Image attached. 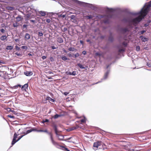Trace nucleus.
<instances>
[{
    "mask_svg": "<svg viewBox=\"0 0 151 151\" xmlns=\"http://www.w3.org/2000/svg\"><path fill=\"white\" fill-rule=\"evenodd\" d=\"M150 7H151V1L150 2L147 7L144 9L142 8L141 9V11L139 13V14H140V16H141L142 18H144V17L147 15L148 12V8Z\"/></svg>",
    "mask_w": 151,
    "mask_h": 151,
    "instance_id": "obj_1",
    "label": "nucleus"
},
{
    "mask_svg": "<svg viewBox=\"0 0 151 151\" xmlns=\"http://www.w3.org/2000/svg\"><path fill=\"white\" fill-rule=\"evenodd\" d=\"M48 134L50 136L51 141L52 145L56 147L59 146V143L55 141L54 139L52 133L50 132L48 133Z\"/></svg>",
    "mask_w": 151,
    "mask_h": 151,
    "instance_id": "obj_2",
    "label": "nucleus"
},
{
    "mask_svg": "<svg viewBox=\"0 0 151 151\" xmlns=\"http://www.w3.org/2000/svg\"><path fill=\"white\" fill-rule=\"evenodd\" d=\"M142 18L141 16H139L133 19L132 20V22L135 23H137V22H140L142 19Z\"/></svg>",
    "mask_w": 151,
    "mask_h": 151,
    "instance_id": "obj_3",
    "label": "nucleus"
},
{
    "mask_svg": "<svg viewBox=\"0 0 151 151\" xmlns=\"http://www.w3.org/2000/svg\"><path fill=\"white\" fill-rule=\"evenodd\" d=\"M102 145V142L101 141H97L94 142L93 144V147L96 148V150H97L99 147Z\"/></svg>",
    "mask_w": 151,
    "mask_h": 151,
    "instance_id": "obj_4",
    "label": "nucleus"
},
{
    "mask_svg": "<svg viewBox=\"0 0 151 151\" xmlns=\"http://www.w3.org/2000/svg\"><path fill=\"white\" fill-rule=\"evenodd\" d=\"M18 135L16 133L14 134L12 142V145H13L17 142V141L16 140V139L17 138Z\"/></svg>",
    "mask_w": 151,
    "mask_h": 151,
    "instance_id": "obj_5",
    "label": "nucleus"
},
{
    "mask_svg": "<svg viewBox=\"0 0 151 151\" xmlns=\"http://www.w3.org/2000/svg\"><path fill=\"white\" fill-rule=\"evenodd\" d=\"M52 126L53 127V128H54L56 134L57 135H58V131L57 130V125L55 124H52Z\"/></svg>",
    "mask_w": 151,
    "mask_h": 151,
    "instance_id": "obj_6",
    "label": "nucleus"
},
{
    "mask_svg": "<svg viewBox=\"0 0 151 151\" xmlns=\"http://www.w3.org/2000/svg\"><path fill=\"white\" fill-rule=\"evenodd\" d=\"M28 84L26 83L22 87V89L23 91H26V89H27Z\"/></svg>",
    "mask_w": 151,
    "mask_h": 151,
    "instance_id": "obj_7",
    "label": "nucleus"
},
{
    "mask_svg": "<svg viewBox=\"0 0 151 151\" xmlns=\"http://www.w3.org/2000/svg\"><path fill=\"white\" fill-rule=\"evenodd\" d=\"M24 74L27 76H30L33 74V73L32 71H26L24 72Z\"/></svg>",
    "mask_w": 151,
    "mask_h": 151,
    "instance_id": "obj_8",
    "label": "nucleus"
},
{
    "mask_svg": "<svg viewBox=\"0 0 151 151\" xmlns=\"http://www.w3.org/2000/svg\"><path fill=\"white\" fill-rule=\"evenodd\" d=\"M66 74L67 75L75 76L76 74V71H73L72 72L70 71H67Z\"/></svg>",
    "mask_w": 151,
    "mask_h": 151,
    "instance_id": "obj_9",
    "label": "nucleus"
},
{
    "mask_svg": "<svg viewBox=\"0 0 151 151\" xmlns=\"http://www.w3.org/2000/svg\"><path fill=\"white\" fill-rule=\"evenodd\" d=\"M30 35L28 33L25 34L24 36V38L25 40H29L30 38Z\"/></svg>",
    "mask_w": 151,
    "mask_h": 151,
    "instance_id": "obj_10",
    "label": "nucleus"
},
{
    "mask_svg": "<svg viewBox=\"0 0 151 151\" xmlns=\"http://www.w3.org/2000/svg\"><path fill=\"white\" fill-rule=\"evenodd\" d=\"M37 130H37L35 128H33V129H30V130H28L26 132V134H28V133L31 132L32 131H36L37 132Z\"/></svg>",
    "mask_w": 151,
    "mask_h": 151,
    "instance_id": "obj_11",
    "label": "nucleus"
},
{
    "mask_svg": "<svg viewBox=\"0 0 151 151\" xmlns=\"http://www.w3.org/2000/svg\"><path fill=\"white\" fill-rule=\"evenodd\" d=\"M140 38L141 40L143 42H145L147 41L148 39L146 37H144L143 36H141L139 37Z\"/></svg>",
    "mask_w": 151,
    "mask_h": 151,
    "instance_id": "obj_12",
    "label": "nucleus"
},
{
    "mask_svg": "<svg viewBox=\"0 0 151 151\" xmlns=\"http://www.w3.org/2000/svg\"><path fill=\"white\" fill-rule=\"evenodd\" d=\"M39 14H40L41 16L43 17H44L45 16L46 14L45 12L43 11H40L39 12Z\"/></svg>",
    "mask_w": 151,
    "mask_h": 151,
    "instance_id": "obj_13",
    "label": "nucleus"
},
{
    "mask_svg": "<svg viewBox=\"0 0 151 151\" xmlns=\"http://www.w3.org/2000/svg\"><path fill=\"white\" fill-rule=\"evenodd\" d=\"M7 37L6 35H2L0 37V40L2 41H4L5 40H6Z\"/></svg>",
    "mask_w": 151,
    "mask_h": 151,
    "instance_id": "obj_14",
    "label": "nucleus"
},
{
    "mask_svg": "<svg viewBox=\"0 0 151 151\" xmlns=\"http://www.w3.org/2000/svg\"><path fill=\"white\" fill-rule=\"evenodd\" d=\"M57 41L60 43H62L63 42V39L61 37H58L57 39Z\"/></svg>",
    "mask_w": 151,
    "mask_h": 151,
    "instance_id": "obj_15",
    "label": "nucleus"
},
{
    "mask_svg": "<svg viewBox=\"0 0 151 151\" xmlns=\"http://www.w3.org/2000/svg\"><path fill=\"white\" fill-rule=\"evenodd\" d=\"M79 127V126L78 125H77L75 127H73L70 128V131L73 130L78 129Z\"/></svg>",
    "mask_w": 151,
    "mask_h": 151,
    "instance_id": "obj_16",
    "label": "nucleus"
},
{
    "mask_svg": "<svg viewBox=\"0 0 151 151\" xmlns=\"http://www.w3.org/2000/svg\"><path fill=\"white\" fill-rule=\"evenodd\" d=\"M16 19L17 22L20 21L22 19V17L21 16L18 15L16 18Z\"/></svg>",
    "mask_w": 151,
    "mask_h": 151,
    "instance_id": "obj_17",
    "label": "nucleus"
},
{
    "mask_svg": "<svg viewBox=\"0 0 151 151\" xmlns=\"http://www.w3.org/2000/svg\"><path fill=\"white\" fill-rule=\"evenodd\" d=\"M37 132H45V133H47L48 134L49 133L48 132V131L47 129H45L44 130H41V129L38 130H37Z\"/></svg>",
    "mask_w": 151,
    "mask_h": 151,
    "instance_id": "obj_18",
    "label": "nucleus"
},
{
    "mask_svg": "<svg viewBox=\"0 0 151 151\" xmlns=\"http://www.w3.org/2000/svg\"><path fill=\"white\" fill-rule=\"evenodd\" d=\"M109 74V72L107 71L105 73L104 76V79H106L108 77Z\"/></svg>",
    "mask_w": 151,
    "mask_h": 151,
    "instance_id": "obj_19",
    "label": "nucleus"
},
{
    "mask_svg": "<svg viewBox=\"0 0 151 151\" xmlns=\"http://www.w3.org/2000/svg\"><path fill=\"white\" fill-rule=\"evenodd\" d=\"M77 65L81 68V69H85V67L82 65L80 63H78L77 64Z\"/></svg>",
    "mask_w": 151,
    "mask_h": 151,
    "instance_id": "obj_20",
    "label": "nucleus"
},
{
    "mask_svg": "<svg viewBox=\"0 0 151 151\" xmlns=\"http://www.w3.org/2000/svg\"><path fill=\"white\" fill-rule=\"evenodd\" d=\"M13 49V47L12 46H7L6 47V49L7 50H12Z\"/></svg>",
    "mask_w": 151,
    "mask_h": 151,
    "instance_id": "obj_21",
    "label": "nucleus"
},
{
    "mask_svg": "<svg viewBox=\"0 0 151 151\" xmlns=\"http://www.w3.org/2000/svg\"><path fill=\"white\" fill-rule=\"evenodd\" d=\"M68 50L69 51H75V50H76V49H75L74 47H69L68 48Z\"/></svg>",
    "mask_w": 151,
    "mask_h": 151,
    "instance_id": "obj_22",
    "label": "nucleus"
},
{
    "mask_svg": "<svg viewBox=\"0 0 151 151\" xmlns=\"http://www.w3.org/2000/svg\"><path fill=\"white\" fill-rule=\"evenodd\" d=\"M61 58L64 61H65L67 60H69V59H68L65 56H63L61 57Z\"/></svg>",
    "mask_w": 151,
    "mask_h": 151,
    "instance_id": "obj_23",
    "label": "nucleus"
},
{
    "mask_svg": "<svg viewBox=\"0 0 151 151\" xmlns=\"http://www.w3.org/2000/svg\"><path fill=\"white\" fill-rule=\"evenodd\" d=\"M4 72L0 70V76L2 78H3L4 77Z\"/></svg>",
    "mask_w": 151,
    "mask_h": 151,
    "instance_id": "obj_24",
    "label": "nucleus"
},
{
    "mask_svg": "<svg viewBox=\"0 0 151 151\" xmlns=\"http://www.w3.org/2000/svg\"><path fill=\"white\" fill-rule=\"evenodd\" d=\"M24 134H24V135H21L20 136H19V137H18V138L17 139V141H19L21 138H22L25 135H26V133H24Z\"/></svg>",
    "mask_w": 151,
    "mask_h": 151,
    "instance_id": "obj_25",
    "label": "nucleus"
},
{
    "mask_svg": "<svg viewBox=\"0 0 151 151\" xmlns=\"http://www.w3.org/2000/svg\"><path fill=\"white\" fill-rule=\"evenodd\" d=\"M85 17L86 18L88 19H90L93 17L91 15L87 16Z\"/></svg>",
    "mask_w": 151,
    "mask_h": 151,
    "instance_id": "obj_26",
    "label": "nucleus"
},
{
    "mask_svg": "<svg viewBox=\"0 0 151 151\" xmlns=\"http://www.w3.org/2000/svg\"><path fill=\"white\" fill-rule=\"evenodd\" d=\"M106 10L108 12H112L113 11V9H109L108 8Z\"/></svg>",
    "mask_w": 151,
    "mask_h": 151,
    "instance_id": "obj_27",
    "label": "nucleus"
},
{
    "mask_svg": "<svg viewBox=\"0 0 151 151\" xmlns=\"http://www.w3.org/2000/svg\"><path fill=\"white\" fill-rule=\"evenodd\" d=\"M18 26V24L17 22H16L15 23H14L13 24V26L14 27H17Z\"/></svg>",
    "mask_w": 151,
    "mask_h": 151,
    "instance_id": "obj_28",
    "label": "nucleus"
},
{
    "mask_svg": "<svg viewBox=\"0 0 151 151\" xmlns=\"http://www.w3.org/2000/svg\"><path fill=\"white\" fill-rule=\"evenodd\" d=\"M38 36H42L43 34L41 32H39L38 33Z\"/></svg>",
    "mask_w": 151,
    "mask_h": 151,
    "instance_id": "obj_29",
    "label": "nucleus"
},
{
    "mask_svg": "<svg viewBox=\"0 0 151 151\" xmlns=\"http://www.w3.org/2000/svg\"><path fill=\"white\" fill-rule=\"evenodd\" d=\"M79 55V54L78 53H77L76 54L73 55V57L75 58H76L77 57H78Z\"/></svg>",
    "mask_w": 151,
    "mask_h": 151,
    "instance_id": "obj_30",
    "label": "nucleus"
},
{
    "mask_svg": "<svg viewBox=\"0 0 151 151\" xmlns=\"http://www.w3.org/2000/svg\"><path fill=\"white\" fill-rule=\"evenodd\" d=\"M58 17H62L63 18H64L65 17V15H63L62 14H61L59 15Z\"/></svg>",
    "mask_w": 151,
    "mask_h": 151,
    "instance_id": "obj_31",
    "label": "nucleus"
},
{
    "mask_svg": "<svg viewBox=\"0 0 151 151\" xmlns=\"http://www.w3.org/2000/svg\"><path fill=\"white\" fill-rule=\"evenodd\" d=\"M46 99H48L49 100H51L53 102L54 101V99H52L50 97H47L46 98Z\"/></svg>",
    "mask_w": 151,
    "mask_h": 151,
    "instance_id": "obj_32",
    "label": "nucleus"
},
{
    "mask_svg": "<svg viewBox=\"0 0 151 151\" xmlns=\"http://www.w3.org/2000/svg\"><path fill=\"white\" fill-rule=\"evenodd\" d=\"M60 116V115H58V114H56L54 116V118L55 119H56L58 118V117Z\"/></svg>",
    "mask_w": 151,
    "mask_h": 151,
    "instance_id": "obj_33",
    "label": "nucleus"
},
{
    "mask_svg": "<svg viewBox=\"0 0 151 151\" xmlns=\"http://www.w3.org/2000/svg\"><path fill=\"white\" fill-rule=\"evenodd\" d=\"M21 48L22 49H25L26 50H27V47L26 46H23L21 47Z\"/></svg>",
    "mask_w": 151,
    "mask_h": 151,
    "instance_id": "obj_34",
    "label": "nucleus"
},
{
    "mask_svg": "<svg viewBox=\"0 0 151 151\" xmlns=\"http://www.w3.org/2000/svg\"><path fill=\"white\" fill-rule=\"evenodd\" d=\"M62 147L63 148H64V150H65V151H70V150H69L68 148H66L65 147H64V146H62V147Z\"/></svg>",
    "mask_w": 151,
    "mask_h": 151,
    "instance_id": "obj_35",
    "label": "nucleus"
},
{
    "mask_svg": "<svg viewBox=\"0 0 151 151\" xmlns=\"http://www.w3.org/2000/svg\"><path fill=\"white\" fill-rule=\"evenodd\" d=\"M140 50V47L139 46H137L136 47V50L137 51H139Z\"/></svg>",
    "mask_w": 151,
    "mask_h": 151,
    "instance_id": "obj_36",
    "label": "nucleus"
},
{
    "mask_svg": "<svg viewBox=\"0 0 151 151\" xmlns=\"http://www.w3.org/2000/svg\"><path fill=\"white\" fill-rule=\"evenodd\" d=\"M60 137H58L59 140H63L64 138V137L63 136H60Z\"/></svg>",
    "mask_w": 151,
    "mask_h": 151,
    "instance_id": "obj_37",
    "label": "nucleus"
},
{
    "mask_svg": "<svg viewBox=\"0 0 151 151\" xmlns=\"http://www.w3.org/2000/svg\"><path fill=\"white\" fill-rule=\"evenodd\" d=\"M50 59L51 62L53 61L54 60V59L52 56L50 57Z\"/></svg>",
    "mask_w": 151,
    "mask_h": 151,
    "instance_id": "obj_38",
    "label": "nucleus"
},
{
    "mask_svg": "<svg viewBox=\"0 0 151 151\" xmlns=\"http://www.w3.org/2000/svg\"><path fill=\"white\" fill-rule=\"evenodd\" d=\"M123 31L124 32H126L127 31H128V29L127 28H124L123 29Z\"/></svg>",
    "mask_w": 151,
    "mask_h": 151,
    "instance_id": "obj_39",
    "label": "nucleus"
},
{
    "mask_svg": "<svg viewBox=\"0 0 151 151\" xmlns=\"http://www.w3.org/2000/svg\"><path fill=\"white\" fill-rule=\"evenodd\" d=\"M49 122V120L48 119H46L45 120H43L42 122L43 123H45V122Z\"/></svg>",
    "mask_w": 151,
    "mask_h": 151,
    "instance_id": "obj_40",
    "label": "nucleus"
},
{
    "mask_svg": "<svg viewBox=\"0 0 151 151\" xmlns=\"http://www.w3.org/2000/svg\"><path fill=\"white\" fill-rule=\"evenodd\" d=\"M15 54L18 56H22V55L20 53H18V52L15 53Z\"/></svg>",
    "mask_w": 151,
    "mask_h": 151,
    "instance_id": "obj_41",
    "label": "nucleus"
},
{
    "mask_svg": "<svg viewBox=\"0 0 151 151\" xmlns=\"http://www.w3.org/2000/svg\"><path fill=\"white\" fill-rule=\"evenodd\" d=\"M122 45L125 47H126L127 45V43L125 42H124L122 43Z\"/></svg>",
    "mask_w": 151,
    "mask_h": 151,
    "instance_id": "obj_42",
    "label": "nucleus"
},
{
    "mask_svg": "<svg viewBox=\"0 0 151 151\" xmlns=\"http://www.w3.org/2000/svg\"><path fill=\"white\" fill-rule=\"evenodd\" d=\"M3 90L2 89L0 88V96H1L2 94V92H3Z\"/></svg>",
    "mask_w": 151,
    "mask_h": 151,
    "instance_id": "obj_43",
    "label": "nucleus"
},
{
    "mask_svg": "<svg viewBox=\"0 0 151 151\" xmlns=\"http://www.w3.org/2000/svg\"><path fill=\"white\" fill-rule=\"evenodd\" d=\"M19 86L20 87H21V85H17L15 86H14V88H18Z\"/></svg>",
    "mask_w": 151,
    "mask_h": 151,
    "instance_id": "obj_44",
    "label": "nucleus"
},
{
    "mask_svg": "<svg viewBox=\"0 0 151 151\" xmlns=\"http://www.w3.org/2000/svg\"><path fill=\"white\" fill-rule=\"evenodd\" d=\"M0 31L2 33H4L5 32V31L4 29L2 28L0 29Z\"/></svg>",
    "mask_w": 151,
    "mask_h": 151,
    "instance_id": "obj_45",
    "label": "nucleus"
},
{
    "mask_svg": "<svg viewBox=\"0 0 151 151\" xmlns=\"http://www.w3.org/2000/svg\"><path fill=\"white\" fill-rule=\"evenodd\" d=\"M81 123H83L85 122V120L84 119H82L81 120Z\"/></svg>",
    "mask_w": 151,
    "mask_h": 151,
    "instance_id": "obj_46",
    "label": "nucleus"
},
{
    "mask_svg": "<svg viewBox=\"0 0 151 151\" xmlns=\"http://www.w3.org/2000/svg\"><path fill=\"white\" fill-rule=\"evenodd\" d=\"M146 31L145 30H142L140 32V34H143L144 33L146 32Z\"/></svg>",
    "mask_w": 151,
    "mask_h": 151,
    "instance_id": "obj_47",
    "label": "nucleus"
},
{
    "mask_svg": "<svg viewBox=\"0 0 151 151\" xmlns=\"http://www.w3.org/2000/svg\"><path fill=\"white\" fill-rule=\"evenodd\" d=\"M15 47L16 49L17 50H20V47L17 46H16Z\"/></svg>",
    "mask_w": 151,
    "mask_h": 151,
    "instance_id": "obj_48",
    "label": "nucleus"
},
{
    "mask_svg": "<svg viewBox=\"0 0 151 151\" xmlns=\"http://www.w3.org/2000/svg\"><path fill=\"white\" fill-rule=\"evenodd\" d=\"M46 22L47 23H49L51 22V20L50 19H47L46 20Z\"/></svg>",
    "mask_w": 151,
    "mask_h": 151,
    "instance_id": "obj_49",
    "label": "nucleus"
},
{
    "mask_svg": "<svg viewBox=\"0 0 151 151\" xmlns=\"http://www.w3.org/2000/svg\"><path fill=\"white\" fill-rule=\"evenodd\" d=\"M109 41H112L113 40V38L112 37H109Z\"/></svg>",
    "mask_w": 151,
    "mask_h": 151,
    "instance_id": "obj_50",
    "label": "nucleus"
},
{
    "mask_svg": "<svg viewBox=\"0 0 151 151\" xmlns=\"http://www.w3.org/2000/svg\"><path fill=\"white\" fill-rule=\"evenodd\" d=\"M8 117L11 118H14V117L13 116H12L11 115H8Z\"/></svg>",
    "mask_w": 151,
    "mask_h": 151,
    "instance_id": "obj_51",
    "label": "nucleus"
},
{
    "mask_svg": "<svg viewBox=\"0 0 151 151\" xmlns=\"http://www.w3.org/2000/svg\"><path fill=\"white\" fill-rule=\"evenodd\" d=\"M147 65L149 67H151V63H147Z\"/></svg>",
    "mask_w": 151,
    "mask_h": 151,
    "instance_id": "obj_52",
    "label": "nucleus"
},
{
    "mask_svg": "<svg viewBox=\"0 0 151 151\" xmlns=\"http://www.w3.org/2000/svg\"><path fill=\"white\" fill-rule=\"evenodd\" d=\"M82 53L84 55H85L86 54V51H85V50H84L83 51V52H82Z\"/></svg>",
    "mask_w": 151,
    "mask_h": 151,
    "instance_id": "obj_53",
    "label": "nucleus"
},
{
    "mask_svg": "<svg viewBox=\"0 0 151 151\" xmlns=\"http://www.w3.org/2000/svg\"><path fill=\"white\" fill-rule=\"evenodd\" d=\"M47 58V57L45 56H43L42 57V59L44 60V59H46Z\"/></svg>",
    "mask_w": 151,
    "mask_h": 151,
    "instance_id": "obj_54",
    "label": "nucleus"
},
{
    "mask_svg": "<svg viewBox=\"0 0 151 151\" xmlns=\"http://www.w3.org/2000/svg\"><path fill=\"white\" fill-rule=\"evenodd\" d=\"M124 51V50L123 49H120L119 50V52H121Z\"/></svg>",
    "mask_w": 151,
    "mask_h": 151,
    "instance_id": "obj_55",
    "label": "nucleus"
},
{
    "mask_svg": "<svg viewBox=\"0 0 151 151\" xmlns=\"http://www.w3.org/2000/svg\"><path fill=\"white\" fill-rule=\"evenodd\" d=\"M26 18H27V19H28V18H29V17H30V15H29V14H27V15H26Z\"/></svg>",
    "mask_w": 151,
    "mask_h": 151,
    "instance_id": "obj_56",
    "label": "nucleus"
},
{
    "mask_svg": "<svg viewBox=\"0 0 151 151\" xmlns=\"http://www.w3.org/2000/svg\"><path fill=\"white\" fill-rule=\"evenodd\" d=\"M80 43L81 44H82V45H83V44H84V43H83V42L82 40H80Z\"/></svg>",
    "mask_w": 151,
    "mask_h": 151,
    "instance_id": "obj_57",
    "label": "nucleus"
},
{
    "mask_svg": "<svg viewBox=\"0 0 151 151\" xmlns=\"http://www.w3.org/2000/svg\"><path fill=\"white\" fill-rule=\"evenodd\" d=\"M30 21L31 22H32L33 23H35V20L31 19V20H30Z\"/></svg>",
    "mask_w": 151,
    "mask_h": 151,
    "instance_id": "obj_58",
    "label": "nucleus"
},
{
    "mask_svg": "<svg viewBox=\"0 0 151 151\" xmlns=\"http://www.w3.org/2000/svg\"><path fill=\"white\" fill-rule=\"evenodd\" d=\"M68 55L69 57H72L73 56V55H71V54L70 53H69L68 54Z\"/></svg>",
    "mask_w": 151,
    "mask_h": 151,
    "instance_id": "obj_59",
    "label": "nucleus"
},
{
    "mask_svg": "<svg viewBox=\"0 0 151 151\" xmlns=\"http://www.w3.org/2000/svg\"><path fill=\"white\" fill-rule=\"evenodd\" d=\"M27 25L26 24H24L23 25V27L24 28H26L27 27Z\"/></svg>",
    "mask_w": 151,
    "mask_h": 151,
    "instance_id": "obj_60",
    "label": "nucleus"
},
{
    "mask_svg": "<svg viewBox=\"0 0 151 151\" xmlns=\"http://www.w3.org/2000/svg\"><path fill=\"white\" fill-rule=\"evenodd\" d=\"M52 49H56V48L54 46H52Z\"/></svg>",
    "mask_w": 151,
    "mask_h": 151,
    "instance_id": "obj_61",
    "label": "nucleus"
},
{
    "mask_svg": "<svg viewBox=\"0 0 151 151\" xmlns=\"http://www.w3.org/2000/svg\"><path fill=\"white\" fill-rule=\"evenodd\" d=\"M96 55H99V56H100L101 55V54H100V53H96Z\"/></svg>",
    "mask_w": 151,
    "mask_h": 151,
    "instance_id": "obj_62",
    "label": "nucleus"
},
{
    "mask_svg": "<svg viewBox=\"0 0 151 151\" xmlns=\"http://www.w3.org/2000/svg\"><path fill=\"white\" fill-rule=\"evenodd\" d=\"M63 29L65 31H66V30H67V29L66 27H65V28H64Z\"/></svg>",
    "mask_w": 151,
    "mask_h": 151,
    "instance_id": "obj_63",
    "label": "nucleus"
},
{
    "mask_svg": "<svg viewBox=\"0 0 151 151\" xmlns=\"http://www.w3.org/2000/svg\"><path fill=\"white\" fill-rule=\"evenodd\" d=\"M86 42H91L90 40L89 39L87 40Z\"/></svg>",
    "mask_w": 151,
    "mask_h": 151,
    "instance_id": "obj_64",
    "label": "nucleus"
}]
</instances>
